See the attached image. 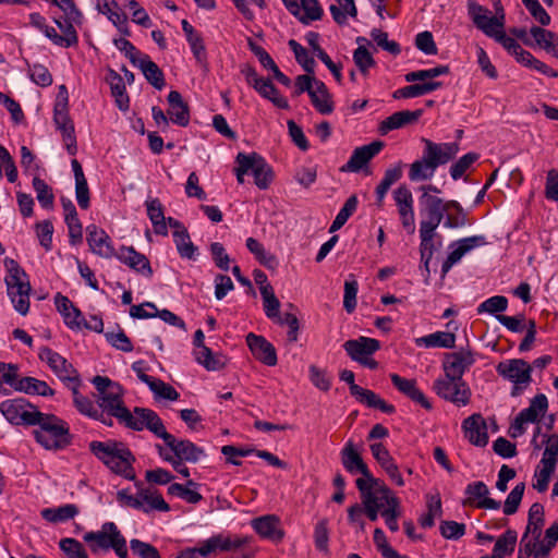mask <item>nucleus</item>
I'll return each mask as SVG.
<instances>
[{
    "mask_svg": "<svg viewBox=\"0 0 558 558\" xmlns=\"http://www.w3.org/2000/svg\"><path fill=\"white\" fill-rule=\"evenodd\" d=\"M310 98L312 105L319 113L330 114L333 111L332 96L324 82H315V89L311 93Z\"/></svg>",
    "mask_w": 558,
    "mask_h": 558,
    "instance_id": "nucleus-37",
    "label": "nucleus"
},
{
    "mask_svg": "<svg viewBox=\"0 0 558 558\" xmlns=\"http://www.w3.org/2000/svg\"><path fill=\"white\" fill-rule=\"evenodd\" d=\"M255 90L265 99L271 101L276 107L280 109H289V102L287 98L280 95L278 88L274 85L270 78H264L259 85L256 86Z\"/></svg>",
    "mask_w": 558,
    "mask_h": 558,
    "instance_id": "nucleus-48",
    "label": "nucleus"
},
{
    "mask_svg": "<svg viewBox=\"0 0 558 558\" xmlns=\"http://www.w3.org/2000/svg\"><path fill=\"white\" fill-rule=\"evenodd\" d=\"M393 201L398 208V214L408 213L414 210L413 207V195L410 189L407 185L398 186L393 193Z\"/></svg>",
    "mask_w": 558,
    "mask_h": 558,
    "instance_id": "nucleus-61",
    "label": "nucleus"
},
{
    "mask_svg": "<svg viewBox=\"0 0 558 558\" xmlns=\"http://www.w3.org/2000/svg\"><path fill=\"white\" fill-rule=\"evenodd\" d=\"M197 483L192 480H189L186 485H182L179 483H173L168 487V494L170 496L179 497L185 500L189 504H198L203 496L196 490Z\"/></svg>",
    "mask_w": 558,
    "mask_h": 558,
    "instance_id": "nucleus-46",
    "label": "nucleus"
},
{
    "mask_svg": "<svg viewBox=\"0 0 558 558\" xmlns=\"http://www.w3.org/2000/svg\"><path fill=\"white\" fill-rule=\"evenodd\" d=\"M39 205L45 209H51L54 204V194L52 187L39 177H34L32 182Z\"/></svg>",
    "mask_w": 558,
    "mask_h": 558,
    "instance_id": "nucleus-51",
    "label": "nucleus"
},
{
    "mask_svg": "<svg viewBox=\"0 0 558 558\" xmlns=\"http://www.w3.org/2000/svg\"><path fill=\"white\" fill-rule=\"evenodd\" d=\"M109 84L117 107L121 111H128L130 108V98L126 93L125 84L123 78L113 70L109 72Z\"/></svg>",
    "mask_w": 558,
    "mask_h": 558,
    "instance_id": "nucleus-40",
    "label": "nucleus"
},
{
    "mask_svg": "<svg viewBox=\"0 0 558 558\" xmlns=\"http://www.w3.org/2000/svg\"><path fill=\"white\" fill-rule=\"evenodd\" d=\"M343 348L353 361L359 362L378 351L380 342L374 338L359 337L357 339L345 341Z\"/></svg>",
    "mask_w": 558,
    "mask_h": 558,
    "instance_id": "nucleus-29",
    "label": "nucleus"
},
{
    "mask_svg": "<svg viewBox=\"0 0 558 558\" xmlns=\"http://www.w3.org/2000/svg\"><path fill=\"white\" fill-rule=\"evenodd\" d=\"M251 526L262 538L269 539L274 543H280L284 537L280 519L276 514H265L254 518L251 521Z\"/></svg>",
    "mask_w": 558,
    "mask_h": 558,
    "instance_id": "nucleus-22",
    "label": "nucleus"
},
{
    "mask_svg": "<svg viewBox=\"0 0 558 558\" xmlns=\"http://www.w3.org/2000/svg\"><path fill=\"white\" fill-rule=\"evenodd\" d=\"M13 388L16 391L32 396L53 397L56 391L45 381L35 377L26 376L15 379Z\"/></svg>",
    "mask_w": 558,
    "mask_h": 558,
    "instance_id": "nucleus-32",
    "label": "nucleus"
},
{
    "mask_svg": "<svg viewBox=\"0 0 558 558\" xmlns=\"http://www.w3.org/2000/svg\"><path fill=\"white\" fill-rule=\"evenodd\" d=\"M92 383L98 391L97 403L100 410L113 415L126 428L141 432L148 425L149 414H156L154 410L141 407H135L131 412L124 405L121 385L108 377L97 375Z\"/></svg>",
    "mask_w": 558,
    "mask_h": 558,
    "instance_id": "nucleus-1",
    "label": "nucleus"
},
{
    "mask_svg": "<svg viewBox=\"0 0 558 558\" xmlns=\"http://www.w3.org/2000/svg\"><path fill=\"white\" fill-rule=\"evenodd\" d=\"M38 357L45 362L50 371L63 383L66 388L73 385H81V378L77 369L57 351L49 347H41L38 352Z\"/></svg>",
    "mask_w": 558,
    "mask_h": 558,
    "instance_id": "nucleus-9",
    "label": "nucleus"
},
{
    "mask_svg": "<svg viewBox=\"0 0 558 558\" xmlns=\"http://www.w3.org/2000/svg\"><path fill=\"white\" fill-rule=\"evenodd\" d=\"M517 532L513 530L506 531L495 543L493 555L495 558H504L506 555L514 550L517 543Z\"/></svg>",
    "mask_w": 558,
    "mask_h": 558,
    "instance_id": "nucleus-54",
    "label": "nucleus"
},
{
    "mask_svg": "<svg viewBox=\"0 0 558 558\" xmlns=\"http://www.w3.org/2000/svg\"><path fill=\"white\" fill-rule=\"evenodd\" d=\"M547 397L544 393H538L531 400L530 405L521 410L519 414L521 418L525 420L527 423H536L539 421V417L547 412Z\"/></svg>",
    "mask_w": 558,
    "mask_h": 558,
    "instance_id": "nucleus-44",
    "label": "nucleus"
},
{
    "mask_svg": "<svg viewBox=\"0 0 558 558\" xmlns=\"http://www.w3.org/2000/svg\"><path fill=\"white\" fill-rule=\"evenodd\" d=\"M340 458L348 473L353 475L362 474V477L356 478L355 483L362 481L365 483V486L378 485L379 488L386 485L381 480L374 477L352 440L345 442L340 451Z\"/></svg>",
    "mask_w": 558,
    "mask_h": 558,
    "instance_id": "nucleus-10",
    "label": "nucleus"
},
{
    "mask_svg": "<svg viewBox=\"0 0 558 558\" xmlns=\"http://www.w3.org/2000/svg\"><path fill=\"white\" fill-rule=\"evenodd\" d=\"M78 513V508L74 504H66L57 508H45L40 511L44 520L50 523H60L73 519Z\"/></svg>",
    "mask_w": 558,
    "mask_h": 558,
    "instance_id": "nucleus-43",
    "label": "nucleus"
},
{
    "mask_svg": "<svg viewBox=\"0 0 558 558\" xmlns=\"http://www.w3.org/2000/svg\"><path fill=\"white\" fill-rule=\"evenodd\" d=\"M433 389L438 397L458 407H465L471 399V389L463 378L445 375L434 381Z\"/></svg>",
    "mask_w": 558,
    "mask_h": 558,
    "instance_id": "nucleus-12",
    "label": "nucleus"
},
{
    "mask_svg": "<svg viewBox=\"0 0 558 558\" xmlns=\"http://www.w3.org/2000/svg\"><path fill=\"white\" fill-rule=\"evenodd\" d=\"M41 33L47 37L54 46L61 48L75 47L78 44V35L74 26H66L65 35H61L57 32L56 27L46 25Z\"/></svg>",
    "mask_w": 558,
    "mask_h": 558,
    "instance_id": "nucleus-38",
    "label": "nucleus"
},
{
    "mask_svg": "<svg viewBox=\"0 0 558 558\" xmlns=\"http://www.w3.org/2000/svg\"><path fill=\"white\" fill-rule=\"evenodd\" d=\"M168 114L174 124L186 126L190 123V109L178 90H171L167 97Z\"/></svg>",
    "mask_w": 558,
    "mask_h": 558,
    "instance_id": "nucleus-31",
    "label": "nucleus"
},
{
    "mask_svg": "<svg viewBox=\"0 0 558 558\" xmlns=\"http://www.w3.org/2000/svg\"><path fill=\"white\" fill-rule=\"evenodd\" d=\"M356 488L361 494L363 513H365L371 521H376L378 513L381 512L386 506L385 499L381 498V494L378 490L379 486H365V483L360 481L356 482Z\"/></svg>",
    "mask_w": 558,
    "mask_h": 558,
    "instance_id": "nucleus-17",
    "label": "nucleus"
},
{
    "mask_svg": "<svg viewBox=\"0 0 558 558\" xmlns=\"http://www.w3.org/2000/svg\"><path fill=\"white\" fill-rule=\"evenodd\" d=\"M4 267L8 275L4 279L8 295L13 304L14 310L25 316L29 311V292L31 284L24 269L16 260L5 257Z\"/></svg>",
    "mask_w": 558,
    "mask_h": 558,
    "instance_id": "nucleus-6",
    "label": "nucleus"
},
{
    "mask_svg": "<svg viewBox=\"0 0 558 558\" xmlns=\"http://www.w3.org/2000/svg\"><path fill=\"white\" fill-rule=\"evenodd\" d=\"M450 69L448 65H438L435 68L426 69V70H417L409 72L404 75V80L408 83H414L418 81H432V78L438 77L440 75L449 74Z\"/></svg>",
    "mask_w": 558,
    "mask_h": 558,
    "instance_id": "nucleus-56",
    "label": "nucleus"
},
{
    "mask_svg": "<svg viewBox=\"0 0 558 558\" xmlns=\"http://www.w3.org/2000/svg\"><path fill=\"white\" fill-rule=\"evenodd\" d=\"M464 437L474 446L485 447L488 442L487 425L480 413L472 414L462 422Z\"/></svg>",
    "mask_w": 558,
    "mask_h": 558,
    "instance_id": "nucleus-25",
    "label": "nucleus"
},
{
    "mask_svg": "<svg viewBox=\"0 0 558 558\" xmlns=\"http://www.w3.org/2000/svg\"><path fill=\"white\" fill-rule=\"evenodd\" d=\"M384 147L380 141L356 147L345 165L340 168L341 172H359L365 167Z\"/></svg>",
    "mask_w": 558,
    "mask_h": 558,
    "instance_id": "nucleus-18",
    "label": "nucleus"
},
{
    "mask_svg": "<svg viewBox=\"0 0 558 558\" xmlns=\"http://www.w3.org/2000/svg\"><path fill=\"white\" fill-rule=\"evenodd\" d=\"M135 66L140 68L145 78L158 90L162 89L166 85L165 75L161 69L151 61L148 54L140 57Z\"/></svg>",
    "mask_w": 558,
    "mask_h": 558,
    "instance_id": "nucleus-34",
    "label": "nucleus"
},
{
    "mask_svg": "<svg viewBox=\"0 0 558 558\" xmlns=\"http://www.w3.org/2000/svg\"><path fill=\"white\" fill-rule=\"evenodd\" d=\"M173 242L181 258L195 260L198 256V248L191 241L189 231L173 232Z\"/></svg>",
    "mask_w": 558,
    "mask_h": 558,
    "instance_id": "nucleus-50",
    "label": "nucleus"
},
{
    "mask_svg": "<svg viewBox=\"0 0 558 558\" xmlns=\"http://www.w3.org/2000/svg\"><path fill=\"white\" fill-rule=\"evenodd\" d=\"M544 526V507L535 502L530 507L529 519L525 532L523 535L538 539L542 535V529Z\"/></svg>",
    "mask_w": 558,
    "mask_h": 558,
    "instance_id": "nucleus-45",
    "label": "nucleus"
},
{
    "mask_svg": "<svg viewBox=\"0 0 558 558\" xmlns=\"http://www.w3.org/2000/svg\"><path fill=\"white\" fill-rule=\"evenodd\" d=\"M435 231H436V229H434V228L420 227L421 262L424 264V267L427 271H429V269H428L429 262L432 260L434 252L436 250L435 244H434Z\"/></svg>",
    "mask_w": 558,
    "mask_h": 558,
    "instance_id": "nucleus-47",
    "label": "nucleus"
},
{
    "mask_svg": "<svg viewBox=\"0 0 558 558\" xmlns=\"http://www.w3.org/2000/svg\"><path fill=\"white\" fill-rule=\"evenodd\" d=\"M86 231L87 244L94 254L102 258H111L116 255L112 241L104 229L96 225H89L87 226Z\"/></svg>",
    "mask_w": 558,
    "mask_h": 558,
    "instance_id": "nucleus-21",
    "label": "nucleus"
},
{
    "mask_svg": "<svg viewBox=\"0 0 558 558\" xmlns=\"http://www.w3.org/2000/svg\"><path fill=\"white\" fill-rule=\"evenodd\" d=\"M476 362V353L469 347L459 351L445 353L442 369L445 375L460 379Z\"/></svg>",
    "mask_w": 558,
    "mask_h": 558,
    "instance_id": "nucleus-14",
    "label": "nucleus"
},
{
    "mask_svg": "<svg viewBox=\"0 0 558 558\" xmlns=\"http://www.w3.org/2000/svg\"><path fill=\"white\" fill-rule=\"evenodd\" d=\"M114 256L121 263L144 276L150 277L153 275L148 258L133 246H121Z\"/></svg>",
    "mask_w": 558,
    "mask_h": 558,
    "instance_id": "nucleus-27",
    "label": "nucleus"
},
{
    "mask_svg": "<svg viewBox=\"0 0 558 558\" xmlns=\"http://www.w3.org/2000/svg\"><path fill=\"white\" fill-rule=\"evenodd\" d=\"M337 3L329 7L331 16L338 25H345L348 17L353 19L357 15V10L354 0H336Z\"/></svg>",
    "mask_w": 558,
    "mask_h": 558,
    "instance_id": "nucleus-49",
    "label": "nucleus"
},
{
    "mask_svg": "<svg viewBox=\"0 0 558 558\" xmlns=\"http://www.w3.org/2000/svg\"><path fill=\"white\" fill-rule=\"evenodd\" d=\"M59 547L68 558H88L83 545L75 538H62L59 543Z\"/></svg>",
    "mask_w": 558,
    "mask_h": 558,
    "instance_id": "nucleus-64",
    "label": "nucleus"
},
{
    "mask_svg": "<svg viewBox=\"0 0 558 558\" xmlns=\"http://www.w3.org/2000/svg\"><path fill=\"white\" fill-rule=\"evenodd\" d=\"M38 426L33 430L35 440L47 450H63L72 442L69 424L54 414L40 412Z\"/></svg>",
    "mask_w": 558,
    "mask_h": 558,
    "instance_id": "nucleus-4",
    "label": "nucleus"
},
{
    "mask_svg": "<svg viewBox=\"0 0 558 558\" xmlns=\"http://www.w3.org/2000/svg\"><path fill=\"white\" fill-rule=\"evenodd\" d=\"M374 543L384 558H410L409 556L400 555L388 544L386 535L381 529H375Z\"/></svg>",
    "mask_w": 558,
    "mask_h": 558,
    "instance_id": "nucleus-63",
    "label": "nucleus"
},
{
    "mask_svg": "<svg viewBox=\"0 0 558 558\" xmlns=\"http://www.w3.org/2000/svg\"><path fill=\"white\" fill-rule=\"evenodd\" d=\"M81 385H73L69 389L72 391L74 405L77 411L90 418H98L102 416V411L99 405L95 404L89 398L80 393Z\"/></svg>",
    "mask_w": 558,
    "mask_h": 558,
    "instance_id": "nucleus-41",
    "label": "nucleus"
},
{
    "mask_svg": "<svg viewBox=\"0 0 558 558\" xmlns=\"http://www.w3.org/2000/svg\"><path fill=\"white\" fill-rule=\"evenodd\" d=\"M147 423L148 425L145 429H148L157 438H161L165 445L173 452L174 458L196 463L205 457L203 448L196 446L191 440L178 439L172 434L168 433L162 420L157 413L149 414Z\"/></svg>",
    "mask_w": 558,
    "mask_h": 558,
    "instance_id": "nucleus-5",
    "label": "nucleus"
},
{
    "mask_svg": "<svg viewBox=\"0 0 558 558\" xmlns=\"http://www.w3.org/2000/svg\"><path fill=\"white\" fill-rule=\"evenodd\" d=\"M289 47L293 51L296 62L307 73H314L315 61L308 56L307 50L294 39L289 40Z\"/></svg>",
    "mask_w": 558,
    "mask_h": 558,
    "instance_id": "nucleus-62",
    "label": "nucleus"
},
{
    "mask_svg": "<svg viewBox=\"0 0 558 558\" xmlns=\"http://www.w3.org/2000/svg\"><path fill=\"white\" fill-rule=\"evenodd\" d=\"M247 172L260 190H267L274 180V171L264 157L257 153L246 154Z\"/></svg>",
    "mask_w": 558,
    "mask_h": 558,
    "instance_id": "nucleus-20",
    "label": "nucleus"
},
{
    "mask_svg": "<svg viewBox=\"0 0 558 558\" xmlns=\"http://www.w3.org/2000/svg\"><path fill=\"white\" fill-rule=\"evenodd\" d=\"M508 307V299L504 295H494L482 302L477 308V314L488 313L492 315H500Z\"/></svg>",
    "mask_w": 558,
    "mask_h": 558,
    "instance_id": "nucleus-58",
    "label": "nucleus"
},
{
    "mask_svg": "<svg viewBox=\"0 0 558 558\" xmlns=\"http://www.w3.org/2000/svg\"><path fill=\"white\" fill-rule=\"evenodd\" d=\"M468 13L476 28L499 43L519 63L529 66L534 61V56L530 51L523 49L514 38L506 35L502 12L500 16H489L490 11L487 8L469 0Z\"/></svg>",
    "mask_w": 558,
    "mask_h": 558,
    "instance_id": "nucleus-2",
    "label": "nucleus"
},
{
    "mask_svg": "<svg viewBox=\"0 0 558 558\" xmlns=\"http://www.w3.org/2000/svg\"><path fill=\"white\" fill-rule=\"evenodd\" d=\"M54 304L58 312L62 315L64 324L70 329L78 330L83 327L84 317L68 296L58 293L54 298Z\"/></svg>",
    "mask_w": 558,
    "mask_h": 558,
    "instance_id": "nucleus-30",
    "label": "nucleus"
},
{
    "mask_svg": "<svg viewBox=\"0 0 558 558\" xmlns=\"http://www.w3.org/2000/svg\"><path fill=\"white\" fill-rule=\"evenodd\" d=\"M357 197L356 195H351L342 206V208L337 214L335 220L330 226V232H335L342 228L344 223L349 220V218L355 213L357 208Z\"/></svg>",
    "mask_w": 558,
    "mask_h": 558,
    "instance_id": "nucleus-57",
    "label": "nucleus"
},
{
    "mask_svg": "<svg viewBox=\"0 0 558 558\" xmlns=\"http://www.w3.org/2000/svg\"><path fill=\"white\" fill-rule=\"evenodd\" d=\"M0 412L10 424L16 426H36L40 417L37 407L22 397L2 401Z\"/></svg>",
    "mask_w": 558,
    "mask_h": 558,
    "instance_id": "nucleus-8",
    "label": "nucleus"
},
{
    "mask_svg": "<svg viewBox=\"0 0 558 558\" xmlns=\"http://www.w3.org/2000/svg\"><path fill=\"white\" fill-rule=\"evenodd\" d=\"M88 449L113 474L129 481L136 478V458L125 442L114 439L93 440L88 444Z\"/></svg>",
    "mask_w": 558,
    "mask_h": 558,
    "instance_id": "nucleus-3",
    "label": "nucleus"
},
{
    "mask_svg": "<svg viewBox=\"0 0 558 558\" xmlns=\"http://www.w3.org/2000/svg\"><path fill=\"white\" fill-rule=\"evenodd\" d=\"M496 372L513 384L511 397L521 396L532 381V365L522 359L502 361L496 366Z\"/></svg>",
    "mask_w": 558,
    "mask_h": 558,
    "instance_id": "nucleus-7",
    "label": "nucleus"
},
{
    "mask_svg": "<svg viewBox=\"0 0 558 558\" xmlns=\"http://www.w3.org/2000/svg\"><path fill=\"white\" fill-rule=\"evenodd\" d=\"M340 379L349 385L350 393L357 402L366 405L367 408L378 409L386 414H393L396 412L393 404L387 403L374 391L356 385L354 381V373L352 371H341Z\"/></svg>",
    "mask_w": 558,
    "mask_h": 558,
    "instance_id": "nucleus-13",
    "label": "nucleus"
},
{
    "mask_svg": "<svg viewBox=\"0 0 558 558\" xmlns=\"http://www.w3.org/2000/svg\"><path fill=\"white\" fill-rule=\"evenodd\" d=\"M420 205L422 206V213L426 216L425 219L421 220L420 227L422 228H434L437 229L445 214L450 209L461 210V205L457 201L444 202L442 198L435 195H421Z\"/></svg>",
    "mask_w": 558,
    "mask_h": 558,
    "instance_id": "nucleus-11",
    "label": "nucleus"
},
{
    "mask_svg": "<svg viewBox=\"0 0 558 558\" xmlns=\"http://www.w3.org/2000/svg\"><path fill=\"white\" fill-rule=\"evenodd\" d=\"M544 441L546 444L541 464L556 470L558 463V435H544Z\"/></svg>",
    "mask_w": 558,
    "mask_h": 558,
    "instance_id": "nucleus-53",
    "label": "nucleus"
},
{
    "mask_svg": "<svg viewBox=\"0 0 558 558\" xmlns=\"http://www.w3.org/2000/svg\"><path fill=\"white\" fill-rule=\"evenodd\" d=\"M194 355L196 362L203 365L207 371H220L225 366L222 359L215 355L208 347L194 350Z\"/></svg>",
    "mask_w": 558,
    "mask_h": 558,
    "instance_id": "nucleus-55",
    "label": "nucleus"
},
{
    "mask_svg": "<svg viewBox=\"0 0 558 558\" xmlns=\"http://www.w3.org/2000/svg\"><path fill=\"white\" fill-rule=\"evenodd\" d=\"M417 347L453 349L456 335L449 331H436L415 339Z\"/></svg>",
    "mask_w": 558,
    "mask_h": 558,
    "instance_id": "nucleus-39",
    "label": "nucleus"
},
{
    "mask_svg": "<svg viewBox=\"0 0 558 558\" xmlns=\"http://www.w3.org/2000/svg\"><path fill=\"white\" fill-rule=\"evenodd\" d=\"M140 501L143 507L138 510H142L145 513H149L151 511L168 512L170 510V506L165 501L162 495L153 488L140 489Z\"/></svg>",
    "mask_w": 558,
    "mask_h": 558,
    "instance_id": "nucleus-35",
    "label": "nucleus"
},
{
    "mask_svg": "<svg viewBox=\"0 0 558 558\" xmlns=\"http://www.w3.org/2000/svg\"><path fill=\"white\" fill-rule=\"evenodd\" d=\"M480 155L474 151H470L462 157H460L450 167V175L452 180L457 181L463 177V174L471 168V166L477 161Z\"/></svg>",
    "mask_w": 558,
    "mask_h": 558,
    "instance_id": "nucleus-59",
    "label": "nucleus"
},
{
    "mask_svg": "<svg viewBox=\"0 0 558 558\" xmlns=\"http://www.w3.org/2000/svg\"><path fill=\"white\" fill-rule=\"evenodd\" d=\"M301 13L296 16L302 23L307 24L312 21H318L323 16V9L318 0H301Z\"/></svg>",
    "mask_w": 558,
    "mask_h": 558,
    "instance_id": "nucleus-60",
    "label": "nucleus"
},
{
    "mask_svg": "<svg viewBox=\"0 0 558 558\" xmlns=\"http://www.w3.org/2000/svg\"><path fill=\"white\" fill-rule=\"evenodd\" d=\"M246 344L253 356L267 366H275L278 362L275 347L263 336L250 332Z\"/></svg>",
    "mask_w": 558,
    "mask_h": 558,
    "instance_id": "nucleus-23",
    "label": "nucleus"
},
{
    "mask_svg": "<svg viewBox=\"0 0 558 558\" xmlns=\"http://www.w3.org/2000/svg\"><path fill=\"white\" fill-rule=\"evenodd\" d=\"M436 170L433 163L422 154L420 159L410 165L408 177L411 182L427 181L435 175Z\"/></svg>",
    "mask_w": 558,
    "mask_h": 558,
    "instance_id": "nucleus-42",
    "label": "nucleus"
},
{
    "mask_svg": "<svg viewBox=\"0 0 558 558\" xmlns=\"http://www.w3.org/2000/svg\"><path fill=\"white\" fill-rule=\"evenodd\" d=\"M465 495L468 498L464 504L475 506L480 509L498 510L501 506L500 501L488 497L489 489L482 481L470 483L465 487Z\"/></svg>",
    "mask_w": 558,
    "mask_h": 558,
    "instance_id": "nucleus-24",
    "label": "nucleus"
},
{
    "mask_svg": "<svg viewBox=\"0 0 558 558\" xmlns=\"http://www.w3.org/2000/svg\"><path fill=\"white\" fill-rule=\"evenodd\" d=\"M120 533L116 523L105 522L99 531L85 533L83 539L88 544L90 550L96 554L101 549L109 550L116 541V534Z\"/></svg>",
    "mask_w": 558,
    "mask_h": 558,
    "instance_id": "nucleus-19",
    "label": "nucleus"
},
{
    "mask_svg": "<svg viewBox=\"0 0 558 558\" xmlns=\"http://www.w3.org/2000/svg\"><path fill=\"white\" fill-rule=\"evenodd\" d=\"M485 244L483 235H473L454 241L449 245L451 252L441 265V275L445 277L461 258L474 247Z\"/></svg>",
    "mask_w": 558,
    "mask_h": 558,
    "instance_id": "nucleus-16",
    "label": "nucleus"
},
{
    "mask_svg": "<svg viewBox=\"0 0 558 558\" xmlns=\"http://www.w3.org/2000/svg\"><path fill=\"white\" fill-rule=\"evenodd\" d=\"M378 490L386 502V508L381 510L380 514L385 519L387 527L391 532H397L399 531L398 519L401 514L400 500L392 494L387 485L381 486Z\"/></svg>",
    "mask_w": 558,
    "mask_h": 558,
    "instance_id": "nucleus-28",
    "label": "nucleus"
},
{
    "mask_svg": "<svg viewBox=\"0 0 558 558\" xmlns=\"http://www.w3.org/2000/svg\"><path fill=\"white\" fill-rule=\"evenodd\" d=\"M392 385L399 392L411 399L413 402L420 404L426 410H432V403L428 401L424 392L417 387L415 379L401 377L398 374H390Z\"/></svg>",
    "mask_w": 558,
    "mask_h": 558,
    "instance_id": "nucleus-26",
    "label": "nucleus"
},
{
    "mask_svg": "<svg viewBox=\"0 0 558 558\" xmlns=\"http://www.w3.org/2000/svg\"><path fill=\"white\" fill-rule=\"evenodd\" d=\"M423 114L422 109H416L414 111L410 110H402L397 111L386 118L380 123V132L383 134L388 133L389 131L397 130L400 128H403L404 125L412 124L416 122Z\"/></svg>",
    "mask_w": 558,
    "mask_h": 558,
    "instance_id": "nucleus-33",
    "label": "nucleus"
},
{
    "mask_svg": "<svg viewBox=\"0 0 558 558\" xmlns=\"http://www.w3.org/2000/svg\"><path fill=\"white\" fill-rule=\"evenodd\" d=\"M422 143L424 144L423 155L436 169L452 160L460 149L458 143L454 142L435 143L423 137Z\"/></svg>",
    "mask_w": 558,
    "mask_h": 558,
    "instance_id": "nucleus-15",
    "label": "nucleus"
},
{
    "mask_svg": "<svg viewBox=\"0 0 558 558\" xmlns=\"http://www.w3.org/2000/svg\"><path fill=\"white\" fill-rule=\"evenodd\" d=\"M217 549L220 551H232L236 550L247 544L251 543V536L244 535H226V534H215Z\"/></svg>",
    "mask_w": 558,
    "mask_h": 558,
    "instance_id": "nucleus-52",
    "label": "nucleus"
},
{
    "mask_svg": "<svg viewBox=\"0 0 558 558\" xmlns=\"http://www.w3.org/2000/svg\"><path fill=\"white\" fill-rule=\"evenodd\" d=\"M147 216L153 225L154 232L166 236L168 234L163 206L159 198H149L145 202Z\"/></svg>",
    "mask_w": 558,
    "mask_h": 558,
    "instance_id": "nucleus-36",
    "label": "nucleus"
}]
</instances>
